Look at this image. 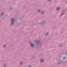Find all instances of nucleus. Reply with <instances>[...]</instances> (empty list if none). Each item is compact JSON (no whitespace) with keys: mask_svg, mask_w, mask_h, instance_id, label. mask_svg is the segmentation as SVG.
<instances>
[{"mask_svg":"<svg viewBox=\"0 0 67 67\" xmlns=\"http://www.w3.org/2000/svg\"><path fill=\"white\" fill-rule=\"evenodd\" d=\"M14 21V19L13 18L11 20V21L12 23H13V21Z\"/></svg>","mask_w":67,"mask_h":67,"instance_id":"1","label":"nucleus"},{"mask_svg":"<svg viewBox=\"0 0 67 67\" xmlns=\"http://www.w3.org/2000/svg\"><path fill=\"white\" fill-rule=\"evenodd\" d=\"M31 46L32 47H33L34 46V44L32 43H31Z\"/></svg>","mask_w":67,"mask_h":67,"instance_id":"2","label":"nucleus"},{"mask_svg":"<svg viewBox=\"0 0 67 67\" xmlns=\"http://www.w3.org/2000/svg\"><path fill=\"white\" fill-rule=\"evenodd\" d=\"M41 62H42H42H44V60H43V59H41Z\"/></svg>","mask_w":67,"mask_h":67,"instance_id":"3","label":"nucleus"},{"mask_svg":"<svg viewBox=\"0 0 67 67\" xmlns=\"http://www.w3.org/2000/svg\"><path fill=\"white\" fill-rule=\"evenodd\" d=\"M59 7H58L57 8V10H58L59 9Z\"/></svg>","mask_w":67,"mask_h":67,"instance_id":"4","label":"nucleus"},{"mask_svg":"<svg viewBox=\"0 0 67 67\" xmlns=\"http://www.w3.org/2000/svg\"><path fill=\"white\" fill-rule=\"evenodd\" d=\"M22 62H20V65H22Z\"/></svg>","mask_w":67,"mask_h":67,"instance_id":"5","label":"nucleus"},{"mask_svg":"<svg viewBox=\"0 0 67 67\" xmlns=\"http://www.w3.org/2000/svg\"><path fill=\"white\" fill-rule=\"evenodd\" d=\"M41 10H38V12H40Z\"/></svg>","mask_w":67,"mask_h":67,"instance_id":"6","label":"nucleus"},{"mask_svg":"<svg viewBox=\"0 0 67 67\" xmlns=\"http://www.w3.org/2000/svg\"><path fill=\"white\" fill-rule=\"evenodd\" d=\"M1 15H3V13H2L1 14Z\"/></svg>","mask_w":67,"mask_h":67,"instance_id":"7","label":"nucleus"},{"mask_svg":"<svg viewBox=\"0 0 67 67\" xmlns=\"http://www.w3.org/2000/svg\"><path fill=\"white\" fill-rule=\"evenodd\" d=\"M3 46H4V47H5L6 46L5 45H4Z\"/></svg>","mask_w":67,"mask_h":67,"instance_id":"8","label":"nucleus"},{"mask_svg":"<svg viewBox=\"0 0 67 67\" xmlns=\"http://www.w3.org/2000/svg\"><path fill=\"white\" fill-rule=\"evenodd\" d=\"M48 35V34H45V35Z\"/></svg>","mask_w":67,"mask_h":67,"instance_id":"9","label":"nucleus"},{"mask_svg":"<svg viewBox=\"0 0 67 67\" xmlns=\"http://www.w3.org/2000/svg\"><path fill=\"white\" fill-rule=\"evenodd\" d=\"M65 58H63V59H65Z\"/></svg>","mask_w":67,"mask_h":67,"instance_id":"10","label":"nucleus"},{"mask_svg":"<svg viewBox=\"0 0 67 67\" xmlns=\"http://www.w3.org/2000/svg\"><path fill=\"white\" fill-rule=\"evenodd\" d=\"M51 0H48V1H51Z\"/></svg>","mask_w":67,"mask_h":67,"instance_id":"11","label":"nucleus"},{"mask_svg":"<svg viewBox=\"0 0 67 67\" xmlns=\"http://www.w3.org/2000/svg\"><path fill=\"white\" fill-rule=\"evenodd\" d=\"M29 67H31V66H29Z\"/></svg>","mask_w":67,"mask_h":67,"instance_id":"12","label":"nucleus"},{"mask_svg":"<svg viewBox=\"0 0 67 67\" xmlns=\"http://www.w3.org/2000/svg\"><path fill=\"white\" fill-rule=\"evenodd\" d=\"M5 64H4V66H5Z\"/></svg>","mask_w":67,"mask_h":67,"instance_id":"13","label":"nucleus"},{"mask_svg":"<svg viewBox=\"0 0 67 67\" xmlns=\"http://www.w3.org/2000/svg\"><path fill=\"white\" fill-rule=\"evenodd\" d=\"M12 24H13L12 23Z\"/></svg>","mask_w":67,"mask_h":67,"instance_id":"14","label":"nucleus"},{"mask_svg":"<svg viewBox=\"0 0 67 67\" xmlns=\"http://www.w3.org/2000/svg\"><path fill=\"white\" fill-rule=\"evenodd\" d=\"M42 14L43 13V12H42Z\"/></svg>","mask_w":67,"mask_h":67,"instance_id":"15","label":"nucleus"},{"mask_svg":"<svg viewBox=\"0 0 67 67\" xmlns=\"http://www.w3.org/2000/svg\"><path fill=\"white\" fill-rule=\"evenodd\" d=\"M42 22H43V23L44 22V21H43Z\"/></svg>","mask_w":67,"mask_h":67,"instance_id":"16","label":"nucleus"},{"mask_svg":"<svg viewBox=\"0 0 67 67\" xmlns=\"http://www.w3.org/2000/svg\"><path fill=\"white\" fill-rule=\"evenodd\" d=\"M61 46V45H60V46Z\"/></svg>","mask_w":67,"mask_h":67,"instance_id":"17","label":"nucleus"}]
</instances>
